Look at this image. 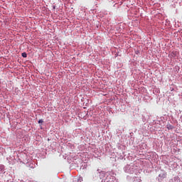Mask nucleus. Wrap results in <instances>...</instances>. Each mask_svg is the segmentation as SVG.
I'll use <instances>...</instances> for the list:
<instances>
[{"mask_svg":"<svg viewBox=\"0 0 182 182\" xmlns=\"http://www.w3.org/2000/svg\"><path fill=\"white\" fill-rule=\"evenodd\" d=\"M167 129H168V130H173V129H174V127H173L171 124H168Z\"/></svg>","mask_w":182,"mask_h":182,"instance_id":"obj_1","label":"nucleus"},{"mask_svg":"<svg viewBox=\"0 0 182 182\" xmlns=\"http://www.w3.org/2000/svg\"><path fill=\"white\" fill-rule=\"evenodd\" d=\"M38 123H39V124L43 123V119H40V120L38 121Z\"/></svg>","mask_w":182,"mask_h":182,"instance_id":"obj_3","label":"nucleus"},{"mask_svg":"<svg viewBox=\"0 0 182 182\" xmlns=\"http://www.w3.org/2000/svg\"><path fill=\"white\" fill-rule=\"evenodd\" d=\"M21 55H22L23 58H26L28 56L26 53H23Z\"/></svg>","mask_w":182,"mask_h":182,"instance_id":"obj_2","label":"nucleus"}]
</instances>
